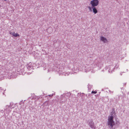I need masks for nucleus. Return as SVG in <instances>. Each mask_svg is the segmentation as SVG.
Listing matches in <instances>:
<instances>
[{"label": "nucleus", "mask_w": 129, "mask_h": 129, "mask_svg": "<svg viewBox=\"0 0 129 129\" xmlns=\"http://www.w3.org/2000/svg\"><path fill=\"white\" fill-rule=\"evenodd\" d=\"M109 91L110 93V94L112 93H113V91H111L110 90H109Z\"/></svg>", "instance_id": "nucleus-15"}, {"label": "nucleus", "mask_w": 129, "mask_h": 129, "mask_svg": "<svg viewBox=\"0 0 129 129\" xmlns=\"http://www.w3.org/2000/svg\"><path fill=\"white\" fill-rule=\"evenodd\" d=\"M53 95H49V96H52Z\"/></svg>", "instance_id": "nucleus-16"}, {"label": "nucleus", "mask_w": 129, "mask_h": 129, "mask_svg": "<svg viewBox=\"0 0 129 129\" xmlns=\"http://www.w3.org/2000/svg\"><path fill=\"white\" fill-rule=\"evenodd\" d=\"M31 63H30L27 65V69L29 70H31L33 68V66H31Z\"/></svg>", "instance_id": "nucleus-7"}, {"label": "nucleus", "mask_w": 129, "mask_h": 129, "mask_svg": "<svg viewBox=\"0 0 129 129\" xmlns=\"http://www.w3.org/2000/svg\"><path fill=\"white\" fill-rule=\"evenodd\" d=\"M52 30V28H49L47 30L48 31L49 30Z\"/></svg>", "instance_id": "nucleus-13"}, {"label": "nucleus", "mask_w": 129, "mask_h": 129, "mask_svg": "<svg viewBox=\"0 0 129 129\" xmlns=\"http://www.w3.org/2000/svg\"><path fill=\"white\" fill-rule=\"evenodd\" d=\"M6 107H7V108H9V107H11L10 106H10H8V105H7V106H6Z\"/></svg>", "instance_id": "nucleus-14"}, {"label": "nucleus", "mask_w": 129, "mask_h": 129, "mask_svg": "<svg viewBox=\"0 0 129 129\" xmlns=\"http://www.w3.org/2000/svg\"><path fill=\"white\" fill-rule=\"evenodd\" d=\"M93 8V7H92V6L91 7L90 6H88V8L89 9V11L90 12H91L92 11Z\"/></svg>", "instance_id": "nucleus-11"}, {"label": "nucleus", "mask_w": 129, "mask_h": 129, "mask_svg": "<svg viewBox=\"0 0 129 129\" xmlns=\"http://www.w3.org/2000/svg\"><path fill=\"white\" fill-rule=\"evenodd\" d=\"M112 111L111 113L110 116H109L108 117H113V118H114V116L116 114L114 108H113L112 109Z\"/></svg>", "instance_id": "nucleus-4"}, {"label": "nucleus", "mask_w": 129, "mask_h": 129, "mask_svg": "<svg viewBox=\"0 0 129 129\" xmlns=\"http://www.w3.org/2000/svg\"><path fill=\"white\" fill-rule=\"evenodd\" d=\"M107 125L110 128H112L113 126L115 125V122L113 121V117H108Z\"/></svg>", "instance_id": "nucleus-1"}, {"label": "nucleus", "mask_w": 129, "mask_h": 129, "mask_svg": "<svg viewBox=\"0 0 129 129\" xmlns=\"http://www.w3.org/2000/svg\"><path fill=\"white\" fill-rule=\"evenodd\" d=\"M99 2L98 0H92L90 2V4L92 7H95L99 4Z\"/></svg>", "instance_id": "nucleus-2"}, {"label": "nucleus", "mask_w": 129, "mask_h": 129, "mask_svg": "<svg viewBox=\"0 0 129 129\" xmlns=\"http://www.w3.org/2000/svg\"><path fill=\"white\" fill-rule=\"evenodd\" d=\"M2 87H0V89H1V90H2Z\"/></svg>", "instance_id": "nucleus-17"}, {"label": "nucleus", "mask_w": 129, "mask_h": 129, "mask_svg": "<svg viewBox=\"0 0 129 129\" xmlns=\"http://www.w3.org/2000/svg\"><path fill=\"white\" fill-rule=\"evenodd\" d=\"M108 68H109V72L110 73L112 72V71L114 70V67L113 66L110 65L108 67Z\"/></svg>", "instance_id": "nucleus-6"}, {"label": "nucleus", "mask_w": 129, "mask_h": 129, "mask_svg": "<svg viewBox=\"0 0 129 129\" xmlns=\"http://www.w3.org/2000/svg\"><path fill=\"white\" fill-rule=\"evenodd\" d=\"M88 125L92 129H95L96 128V127L94 125V123L92 119L89 121Z\"/></svg>", "instance_id": "nucleus-3"}, {"label": "nucleus", "mask_w": 129, "mask_h": 129, "mask_svg": "<svg viewBox=\"0 0 129 129\" xmlns=\"http://www.w3.org/2000/svg\"><path fill=\"white\" fill-rule=\"evenodd\" d=\"M6 110H7V108L6 109Z\"/></svg>", "instance_id": "nucleus-18"}, {"label": "nucleus", "mask_w": 129, "mask_h": 129, "mask_svg": "<svg viewBox=\"0 0 129 129\" xmlns=\"http://www.w3.org/2000/svg\"><path fill=\"white\" fill-rule=\"evenodd\" d=\"M12 35L13 36L15 37H17L19 36V34L17 33H13Z\"/></svg>", "instance_id": "nucleus-9"}, {"label": "nucleus", "mask_w": 129, "mask_h": 129, "mask_svg": "<svg viewBox=\"0 0 129 129\" xmlns=\"http://www.w3.org/2000/svg\"><path fill=\"white\" fill-rule=\"evenodd\" d=\"M92 11L94 14H96L98 12V10L95 7H93Z\"/></svg>", "instance_id": "nucleus-8"}, {"label": "nucleus", "mask_w": 129, "mask_h": 129, "mask_svg": "<svg viewBox=\"0 0 129 129\" xmlns=\"http://www.w3.org/2000/svg\"><path fill=\"white\" fill-rule=\"evenodd\" d=\"M97 92L96 91H92L91 92V93L95 94H96Z\"/></svg>", "instance_id": "nucleus-12"}, {"label": "nucleus", "mask_w": 129, "mask_h": 129, "mask_svg": "<svg viewBox=\"0 0 129 129\" xmlns=\"http://www.w3.org/2000/svg\"><path fill=\"white\" fill-rule=\"evenodd\" d=\"M100 40L104 43H107L108 42L107 39L105 38L103 36H101L100 37Z\"/></svg>", "instance_id": "nucleus-5"}, {"label": "nucleus", "mask_w": 129, "mask_h": 129, "mask_svg": "<svg viewBox=\"0 0 129 129\" xmlns=\"http://www.w3.org/2000/svg\"><path fill=\"white\" fill-rule=\"evenodd\" d=\"M71 95V93H68L65 94V96H67L68 98Z\"/></svg>", "instance_id": "nucleus-10"}]
</instances>
